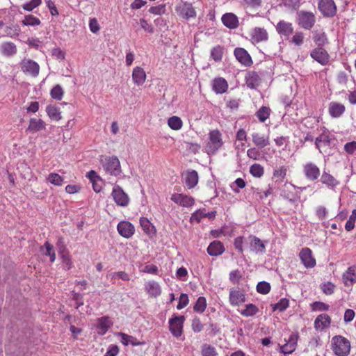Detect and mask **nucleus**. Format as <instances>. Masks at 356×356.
I'll use <instances>...</instances> for the list:
<instances>
[{"label": "nucleus", "instance_id": "obj_19", "mask_svg": "<svg viewBox=\"0 0 356 356\" xmlns=\"http://www.w3.org/2000/svg\"><path fill=\"white\" fill-rule=\"evenodd\" d=\"M346 111L345 106L339 102H331L328 106V113L332 118L341 117Z\"/></svg>", "mask_w": 356, "mask_h": 356}, {"label": "nucleus", "instance_id": "obj_30", "mask_svg": "<svg viewBox=\"0 0 356 356\" xmlns=\"http://www.w3.org/2000/svg\"><path fill=\"white\" fill-rule=\"evenodd\" d=\"M132 79L137 86L143 85L146 79V74L140 67H136L132 72Z\"/></svg>", "mask_w": 356, "mask_h": 356}, {"label": "nucleus", "instance_id": "obj_23", "mask_svg": "<svg viewBox=\"0 0 356 356\" xmlns=\"http://www.w3.org/2000/svg\"><path fill=\"white\" fill-rule=\"evenodd\" d=\"M225 252L223 244L219 241L211 242L207 248V252L210 256L218 257Z\"/></svg>", "mask_w": 356, "mask_h": 356}, {"label": "nucleus", "instance_id": "obj_35", "mask_svg": "<svg viewBox=\"0 0 356 356\" xmlns=\"http://www.w3.org/2000/svg\"><path fill=\"white\" fill-rule=\"evenodd\" d=\"M321 181L322 184L331 188H333L339 184V181H337L332 175L325 171H323L321 177Z\"/></svg>", "mask_w": 356, "mask_h": 356}, {"label": "nucleus", "instance_id": "obj_49", "mask_svg": "<svg viewBox=\"0 0 356 356\" xmlns=\"http://www.w3.org/2000/svg\"><path fill=\"white\" fill-rule=\"evenodd\" d=\"M223 48L219 45L214 47L211 51V56L215 61H220L222 58Z\"/></svg>", "mask_w": 356, "mask_h": 356}, {"label": "nucleus", "instance_id": "obj_16", "mask_svg": "<svg viewBox=\"0 0 356 356\" xmlns=\"http://www.w3.org/2000/svg\"><path fill=\"white\" fill-rule=\"evenodd\" d=\"M234 56L237 60L245 66H250L252 64L250 54L243 48H236L234 49Z\"/></svg>", "mask_w": 356, "mask_h": 356}, {"label": "nucleus", "instance_id": "obj_5", "mask_svg": "<svg viewBox=\"0 0 356 356\" xmlns=\"http://www.w3.org/2000/svg\"><path fill=\"white\" fill-rule=\"evenodd\" d=\"M185 321L184 316L173 315L169 320V329L172 334L178 338L183 334V325Z\"/></svg>", "mask_w": 356, "mask_h": 356}, {"label": "nucleus", "instance_id": "obj_26", "mask_svg": "<svg viewBox=\"0 0 356 356\" xmlns=\"http://www.w3.org/2000/svg\"><path fill=\"white\" fill-rule=\"evenodd\" d=\"M343 283L347 286H352L356 282V267L350 266L343 274Z\"/></svg>", "mask_w": 356, "mask_h": 356}, {"label": "nucleus", "instance_id": "obj_25", "mask_svg": "<svg viewBox=\"0 0 356 356\" xmlns=\"http://www.w3.org/2000/svg\"><path fill=\"white\" fill-rule=\"evenodd\" d=\"M145 289L150 297L156 298L161 293V289L158 282L149 281L145 284Z\"/></svg>", "mask_w": 356, "mask_h": 356}, {"label": "nucleus", "instance_id": "obj_21", "mask_svg": "<svg viewBox=\"0 0 356 356\" xmlns=\"http://www.w3.org/2000/svg\"><path fill=\"white\" fill-rule=\"evenodd\" d=\"M276 31L280 35L289 37L293 32V26L292 23L281 20L276 26Z\"/></svg>", "mask_w": 356, "mask_h": 356}, {"label": "nucleus", "instance_id": "obj_29", "mask_svg": "<svg viewBox=\"0 0 356 356\" xmlns=\"http://www.w3.org/2000/svg\"><path fill=\"white\" fill-rule=\"evenodd\" d=\"M331 323L330 317L326 314L318 315L314 321V327L316 330H323L327 327Z\"/></svg>", "mask_w": 356, "mask_h": 356}, {"label": "nucleus", "instance_id": "obj_46", "mask_svg": "<svg viewBox=\"0 0 356 356\" xmlns=\"http://www.w3.org/2000/svg\"><path fill=\"white\" fill-rule=\"evenodd\" d=\"M24 26H38L40 24V20L36 17L32 15H28L24 17V19L22 22Z\"/></svg>", "mask_w": 356, "mask_h": 356}, {"label": "nucleus", "instance_id": "obj_1", "mask_svg": "<svg viewBox=\"0 0 356 356\" xmlns=\"http://www.w3.org/2000/svg\"><path fill=\"white\" fill-rule=\"evenodd\" d=\"M332 347L336 355L346 356L350 350V343L346 338L342 336H334L332 339Z\"/></svg>", "mask_w": 356, "mask_h": 356}, {"label": "nucleus", "instance_id": "obj_10", "mask_svg": "<svg viewBox=\"0 0 356 356\" xmlns=\"http://www.w3.org/2000/svg\"><path fill=\"white\" fill-rule=\"evenodd\" d=\"M303 172L305 177L309 181L316 180L321 175L319 168L312 162L307 163L303 165Z\"/></svg>", "mask_w": 356, "mask_h": 356}, {"label": "nucleus", "instance_id": "obj_6", "mask_svg": "<svg viewBox=\"0 0 356 356\" xmlns=\"http://www.w3.org/2000/svg\"><path fill=\"white\" fill-rule=\"evenodd\" d=\"M318 8L321 13L325 17H332L337 13V6L333 0H320Z\"/></svg>", "mask_w": 356, "mask_h": 356}, {"label": "nucleus", "instance_id": "obj_7", "mask_svg": "<svg viewBox=\"0 0 356 356\" xmlns=\"http://www.w3.org/2000/svg\"><path fill=\"white\" fill-rule=\"evenodd\" d=\"M112 196L117 205L126 207L129 204V198L122 188L116 185L113 188Z\"/></svg>", "mask_w": 356, "mask_h": 356}, {"label": "nucleus", "instance_id": "obj_8", "mask_svg": "<svg viewBox=\"0 0 356 356\" xmlns=\"http://www.w3.org/2000/svg\"><path fill=\"white\" fill-rule=\"evenodd\" d=\"M21 68L24 73L33 77H36L39 74L40 66L31 59H23L21 62Z\"/></svg>", "mask_w": 356, "mask_h": 356}, {"label": "nucleus", "instance_id": "obj_58", "mask_svg": "<svg viewBox=\"0 0 356 356\" xmlns=\"http://www.w3.org/2000/svg\"><path fill=\"white\" fill-rule=\"evenodd\" d=\"M247 156L248 158L253 160H259L261 159V154L259 149L256 147H251L247 151Z\"/></svg>", "mask_w": 356, "mask_h": 356}, {"label": "nucleus", "instance_id": "obj_48", "mask_svg": "<svg viewBox=\"0 0 356 356\" xmlns=\"http://www.w3.org/2000/svg\"><path fill=\"white\" fill-rule=\"evenodd\" d=\"M287 169L284 166H281L279 168H275L273 170V176L277 178V181H283L286 175Z\"/></svg>", "mask_w": 356, "mask_h": 356}, {"label": "nucleus", "instance_id": "obj_12", "mask_svg": "<svg viewBox=\"0 0 356 356\" xmlns=\"http://www.w3.org/2000/svg\"><path fill=\"white\" fill-rule=\"evenodd\" d=\"M310 56L322 65H325L329 62L330 56L321 47L313 49L310 53Z\"/></svg>", "mask_w": 356, "mask_h": 356}, {"label": "nucleus", "instance_id": "obj_41", "mask_svg": "<svg viewBox=\"0 0 356 356\" xmlns=\"http://www.w3.org/2000/svg\"><path fill=\"white\" fill-rule=\"evenodd\" d=\"M48 116L54 120H59L61 119L60 109L54 106H48L46 108Z\"/></svg>", "mask_w": 356, "mask_h": 356}, {"label": "nucleus", "instance_id": "obj_4", "mask_svg": "<svg viewBox=\"0 0 356 356\" xmlns=\"http://www.w3.org/2000/svg\"><path fill=\"white\" fill-rule=\"evenodd\" d=\"M316 22V15L310 11L298 10L296 13V22L305 30H311Z\"/></svg>", "mask_w": 356, "mask_h": 356}, {"label": "nucleus", "instance_id": "obj_51", "mask_svg": "<svg viewBox=\"0 0 356 356\" xmlns=\"http://www.w3.org/2000/svg\"><path fill=\"white\" fill-rule=\"evenodd\" d=\"M47 180L55 186H61L63 183V178L57 173H51L47 177Z\"/></svg>", "mask_w": 356, "mask_h": 356}, {"label": "nucleus", "instance_id": "obj_52", "mask_svg": "<svg viewBox=\"0 0 356 356\" xmlns=\"http://www.w3.org/2000/svg\"><path fill=\"white\" fill-rule=\"evenodd\" d=\"M305 39L304 33L301 31H296L291 38V42L296 46H300L303 44Z\"/></svg>", "mask_w": 356, "mask_h": 356}, {"label": "nucleus", "instance_id": "obj_63", "mask_svg": "<svg viewBox=\"0 0 356 356\" xmlns=\"http://www.w3.org/2000/svg\"><path fill=\"white\" fill-rule=\"evenodd\" d=\"M192 329L195 332H200L203 329V324L201 323L199 318H195L192 321Z\"/></svg>", "mask_w": 356, "mask_h": 356}, {"label": "nucleus", "instance_id": "obj_13", "mask_svg": "<svg viewBox=\"0 0 356 356\" xmlns=\"http://www.w3.org/2000/svg\"><path fill=\"white\" fill-rule=\"evenodd\" d=\"M171 200L184 207H190L195 204V200L193 197L181 193H175L172 195Z\"/></svg>", "mask_w": 356, "mask_h": 356}, {"label": "nucleus", "instance_id": "obj_22", "mask_svg": "<svg viewBox=\"0 0 356 356\" xmlns=\"http://www.w3.org/2000/svg\"><path fill=\"white\" fill-rule=\"evenodd\" d=\"M216 216V211L206 212L204 209H198L194 212L191 217V222H200L201 219L203 218H208L209 219H213Z\"/></svg>", "mask_w": 356, "mask_h": 356}, {"label": "nucleus", "instance_id": "obj_45", "mask_svg": "<svg viewBox=\"0 0 356 356\" xmlns=\"http://www.w3.org/2000/svg\"><path fill=\"white\" fill-rule=\"evenodd\" d=\"M250 173L254 177H261L264 173V167L259 163H254L250 166Z\"/></svg>", "mask_w": 356, "mask_h": 356}, {"label": "nucleus", "instance_id": "obj_53", "mask_svg": "<svg viewBox=\"0 0 356 356\" xmlns=\"http://www.w3.org/2000/svg\"><path fill=\"white\" fill-rule=\"evenodd\" d=\"M202 356H216L217 353L216 348L211 345L204 344L202 346Z\"/></svg>", "mask_w": 356, "mask_h": 356}, {"label": "nucleus", "instance_id": "obj_11", "mask_svg": "<svg viewBox=\"0 0 356 356\" xmlns=\"http://www.w3.org/2000/svg\"><path fill=\"white\" fill-rule=\"evenodd\" d=\"M229 302L233 306H237L245 301L244 293L238 288H232L229 290Z\"/></svg>", "mask_w": 356, "mask_h": 356}, {"label": "nucleus", "instance_id": "obj_14", "mask_svg": "<svg viewBox=\"0 0 356 356\" xmlns=\"http://www.w3.org/2000/svg\"><path fill=\"white\" fill-rule=\"evenodd\" d=\"M250 250L256 254H264L266 250V245L258 237L250 235L248 237Z\"/></svg>", "mask_w": 356, "mask_h": 356}, {"label": "nucleus", "instance_id": "obj_55", "mask_svg": "<svg viewBox=\"0 0 356 356\" xmlns=\"http://www.w3.org/2000/svg\"><path fill=\"white\" fill-rule=\"evenodd\" d=\"M120 336L122 337V343L125 346H127L129 343L133 346H137L139 344V343L136 341V339L132 336L124 333H120Z\"/></svg>", "mask_w": 356, "mask_h": 356}, {"label": "nucleus", "instance_id": "obj_18", "mask_svg": "<svg viewBox=\"0 0 356 356\" xmlns=\"http://www.w3.org/2000/svg\"><path fill=\"white\" fill-rule=\"evenodd\" d=\"M251 136L252 143L259 149H262L270 144L269 135L268 134H261L258 132H254Z\"/></svg>", "mask_w": 356, "mask_h": 356}, {"label": "nucleus", "instance_id": "obj_28", "mask_svg": "<svg viewBox=\"0 0 356 356\" xmlns=\"http://www.w3.org/2000/svg\"><path fill=\"white\" fill-rule=\"evenodd\" d=\"M212 88L217 94H222L227 91L228 84L225 79L216 78L212 82Z\"/></svg>", "mask_w": 356, "mask_h": 356}, {"label": "nucleus", "instance_id": "obj_17", "mask_svg": "<svg viewBox=\"0 0 356 356\" xmlns=\"http://www.w3.org/2000/svg\"><path fill=\"white\" fill-rule=\"evenodd\" d=\"M117 229L119 234L127 238L131 237L135 232L133 225L127 221L120 222L118 225Z\"/></svg>", "mask_w": 356, "mask_h": 356}, {"label": "nucleus", "instance_id": "obj_37", "mask_svg": "<svg viewBox=\"0 0 356 356\" xmlns=\"http://www.w3.org/2000/svg\"><path fill=\"white\" fill-rule=\"evenodd\" d=\"M296 186L292 184H285L284 188L281 193V195L286 200L291 202H295V195L291 191V188H295Z\"/></svg>", "mask_w": 356, "mask_h": 356}, {"label": "nucleus", "instance_id": "obj_54", "mask_svg": "<svg viewBox=\"0 0 356 356\" xmlns=\"http://www.w3.org/2000/svg\"><path fill=\"white\" fill-rule=\"evenodd\" d=\"M257 291L261 294H267L270 291V285L268 282L262 281L257 284Z\"/></svg>", "mask_w": 356, "mask_h": 356}, {"label": "nucleus", "instance_id": "obj_32", "mask_svg": "<svg viewBox=\"0 0 356 356\" xmlns=\"http://www.w3.org/2000/svg\"><path fill=\"white\" fill-rule=\"evenodd\" d=\"M245 83L248 88H256L260 83V77L255 72H249L245 76Z\"/></svg>", "mask_w": 356, "mask_h": 356}, {"label": "nucleus", "instance_id": "obj_44", "mask_svg": "<svg viewBox=\"0 0 356 356\" xmlns=\"http://www.w3.org/2000/svg\"><path fill=\"white\" fill-rule=\"evenodd\" d=\"M206 307H207L206 298L203 296H200L197 298V300L193 307V309L195 312L202 314L205 311Z\"/></svg>", "mask_w": 356, "mask_h": 356}, {"label": "nucleus", "instance_id": "obj_64", "mask_svg": "<svg viewBox=\"0 0 356 356\" xmlns=\"http://www.w3.org/2000/svg\"><path fill=\"white\" fill-rule=\"evenodd\" d=\"M188 297L186 293H181L179 298V303L177 306V309L184 308L188 304Z\"/></svg>", "mask_w": 356, "mask_h": 356}, {"label": "nucleus", "instance_id": "obj_20", "mask_svg": "<svg viewBox=\"0 0 356 356\" xmlns=\"http://www.w3.org/2000/svg\"><path fill=\"white\" fill-rule=\"evenodd\" d=\"M177 12L179 15L185 19L195 18L196 16L195 9L190 3H184L181 5L179 6Z\"/></svg>", "mask_w": 356, "mask_h": 356}, {"label": "nucleus", "instance_id": "obj_42", "mask_svg": "<svg viewBox=\"0 0 356 356\" xmlns=\"http://www.w3.org/2000/svg\"><path fill=\"white\" fill-rule=\"evenodd\" d=\"M168 126L173 130H179L181 129L183 122L179 117L172 116L168 120Z\"/></svg>", "mask_w": 356, "mask_h": 356}, {"label": "nucleus", "instance_id": "obj_9", "mask_svg": "<svg viewBox=\"0 0 356 356\" xmlns=\"http://www.w3.org/2000/svg\"><path fill=\"white\" fill-rule=\"evenodd\" d=\"M299 336L298 333H292L289 338L285 339V343L280 347V352L284 354H291L295 351Z\"/></svg>", "mask_w": 356, "mask_h": 356}, {"label": "nucleus", "instance_id": "obj_38", "mask_svg": "<svg viewBox=\"0 0 356 356\" xmlns=\"http://www.w3.org/2000/svg\"><path fill=\"white\" fill-rule=\"evenodd\" d=\"M252 37L257 42L265 41L268 39V33L264 29L255 28L253 31Z\"/></svg>", "mask_w": 356, "mask_h": 356}, {"label": "nucleus", "instance_id": "obj_62", "mask_svg": "<svg viewBox=\"0 0 356 356\" xmlns=\"http://www.w3.org/2000/svg\"><path fill=\"white\" fill-rule=\"evenodd\" d=\"M243 243H244V237L243 236H238L234 239V248L241 254H243Z\"/></svg>", "mask_w": 356, "mask_h": 356}, {"label": "nucleus", "instance_id": "obj_56", "mask_svg": "<svg viewBox=\"0 0 356 356\" xmlns=\"http://www.w3.org/2000/svg\"><path fill=\"white\" fill-rule=\"evenodd\" d=\"M289 307V300L286 298H282L280 301L273 305V310H279L284 312Z\"/></svg>", "mask_w": 356, "mask_h": 356}, {"label": "nucleus", "instance_id": "obj_36", "mask_svg": "<svg viewBox=\"0 0 356 356\" xmlns=\"http://www.w3.org/2000/svg\"><path fill=\"white\" fill-rule=\"evenodd\" d=\"M45 129V123L40 119L31 118L27 131L36 132Z\"/></svg>", "mask_w": 356, "mask_h": 356}, {"label": "nucleus", "instance_id": "obj_57", "mask_svg": "<svg viewBox=\"0 0 356 356\" xmlns=\"http://www.w3.org/2000/svg\"><path fill=\"white\" fill-rule=\"evenodd\" d=\"M41 3V0H31L29 2L25 3L22 5L24 10L26 11H32L35 8L38 7Z\"/></svg>", "mask_w": 356, "mask_h": 356}, {"label": "nucleus", "instance_id": "obj_31", "mask_svg": "<svg viewBox=\"0 0 356 356\" xmlns=\"http://www.w3.org/2000/svg\"><path fill=\"white\" fill-rule=\"evenodd\" d=\"M222 22L225 26L231 29L236 28L238 24V18L233 13H226L223 15Z\"/></svg>", "mask_w": 356, "mask_h": 356}, {"label": "nucleus", "instance_id": "obj_39", "mask_svg": "<svg viewBox=\"0 0 356 356\" xmlns=\"http://www.w3.org/2000/svg\"><path fill=\"white\" fill-rule=\"evenodd\" d=\"M140 225L146 234H152L155 232L154 227L147 218L141 217L140 218Z\"/></svg>", "mask_w": 356, "mask_h": 356}, {"label": "nucleus", "instance_id": "obj_61", "mask_svg": "<svg viewBox=\"0 0 356 356\" xmlns=\"http://www.w3.org/2000/svg\"><path fill=\"white\" fill-rule=\"evenodd\" d=\"M56 246H57L58 251V253L60 257L68 254L67 249H66V246H65V243L62 238H58L57 243H56Z\"/></svg>", "mask_w": 356, "mask_h": 356}, {"label": "nucleus", "instance_id": "obj_15", "mask_svg": "<svg viewBox=\"0 0 356 356\" xmlns=\"http://www.w3.org/2000/svg\"><path fill=\"white\" fill-rule=\"evenodd\" d=\"M299 256L301 261L306 268H313L316 265V260L313 257L312 252L309 248H302Z\"/></svg>", "mask_w": 356, "mask_h": 356}, {"label": "nucleus", "instance_id": "obj_50", "mask_svg": "<svg viewBox=\"0 0 356 356\" xmlns=\"http://www.w3.org/2000/svg\"><path fill=\"white\" fill-rule=\"evenodd\" d=\"M50 94L53 99L60 100L63 97L64 91L62 87L58 84L51 90Z\"/></svg>", "mask_w": 356, "mask_h": 356}, {"label": "nucleus", "instance_id": "obj_33", "mask_svg": "<svg viewBox=\"0 0 356 356\" xmlns=\"http://www.w3.org/2000/svg\"><path fill=\"white\" fill-rule=\"evenodd\" d=\"M1 54L7 57H10L16 54L17 47L11 42H3L0 47Z\"/></svg>", "mask_w": 356, "mask_h": 356}, {"label": "nucleus", "instance_id": "obj_24", "mask_svg": "<svg viewBox=\"0 0 356 356\" xmlns=\"http://www.w3.org/2000/svg\"><path fill=\"white\" fill-rule=\"evenodd\" d=\"M183 176H184L185 184L188 188H193L197 184L198 174L195 170L187 171Z\"/></svg>", "mask_w": 356, "mask_h": 356}, {"label": "nucleus", "instance_id": "obj_40", "mask_svg": "<svg viewBox=\"0 0 356 356\" xmlns=\"http://www.w3.org/2000/svg\"><path fill=\"white\" fill-rule=\"evenodd\" d=\"M42 252L44 255L49 256L50 258V261L52 263L56 259V253L52 245H51L49 242H45L44 244V247L42 248Z\"/></svg>", "mask_w": 356, "mask_h": 356}, {"label": "nucleus", "instance_id": "obj_43", "mask_svg": "<svg viewBox=\"0 0 356 356\" xmlns=\"http://www.w3.org/2000/svg\"><path fill=\"white\" fill-rule=\"evenodd\" d=\"M259 311L258 307L254 304H248L245 305V309L241 311V314L243 316H252L255 315Z\"/></svg>", "mask_w": 356, "mask_h": 356}, {"label": "nucleus", "instance_id": "obj_59", "mask_svg": "<svg viewBox=\"0 0 356 356\" xmlns=\"http://www.w3.org/2000/svg\"><path fill=\"white\" fill-rule=\"evenodd\" d=\"M313 311H327L329 309V305L322 302H314L311 305Z\"/></svg>", "mask_w": 356, "mask_h": 356}, {"label": "nucleus", "instance_id": "obj_3", "mask_svg": "<svg viewBox=\"0 0 356 356\" xmlns=\"http://www.w3.org/2000/svg\"><path fill=\"white\" fill-rule=\"evenodd\" d=\"M223 145L221 133L216 129L209 134V141L205 147L208 154H215Z\"/></svg>", "mask_w": 356, "mask_h": 356}, {"label": "nucleus", "instance_id": "obj_47", "mask_svg": "<svg viewBox=\"0 0 356 356\" xmlns=\"http://www.w3.org/2000/svg\"><path fill=\"white\" fill-rule=\"evenodd\" d=\"M270 109L266 106H262L256 113V116L258 118L260 122H265L270 115Z\"/></svg>", "mask_w": 356, "mask_h": 356}, {"label": "nucleus", "instance_id": "obj_34", "mask_svg": "<svg viewBox=\"0 0 356 356\" xmlns=\"http://www.w3.org/2000/svg\"><path fill=\"white\" fill-rule=\"evenodd\" d=\"M112 325L108 317L103 316L97 319V329L99 334L104 335Z\"/></svg>", "mask_w": 356, "mask_h": 356}, {"label": "nucleus", "instance_id": "obj_27", "mask_svg": "<svg viewBox=\"0 0 356 356\" xmlns=\"http://www.w3.org/2000/svg\"><path fill=\"white\" fill-rule=\"evenodd\" d=\"M312 39L318 47L328 43L327 35L323 30H314L312 32Z\"/></svg>", "mask_w": 356, "mask_h": 356}, {"label": "nucleus", "instance_id": "obj_60", "mask_svg": "<svg viewBox=\"0 0 356 356\" xmlns=\"http://www.w3.org/2000/svg\"><path fill=\"white\" fill-rule=\"evenodd\" d=\"M321 288L324 293L326 295H331L334 293L335 286L332 283L328 282L323 283Z\"/></svg>", "mask_w": 356, "mask_h": 356}, {"label": "nucleus", "instance_id": "obj_2", "mask_svg": "<svg viewBox=\"0 0 356 356\" xmlns=\"http://www.w3.org/2000/svg\"><path fill=\"white\" fill-rule=\"evenodd\" d=\"M100 162L104 170L111 175L118 176L122 172L120 161L116 156H102Z\"/></svg>", "mask_w": 356, "mask_h": 356}]
</instances>
